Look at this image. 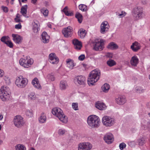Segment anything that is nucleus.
<instances>
[{"label": "nucleus", "mask_w": 150, "mask_h": 150, "mask_svg": "<svg viewBox=\"0 0 150 150\" xmlns=\"http://www.w3.org/2000/svg\"><path fill=\"white\" fill-rule=\"evenodd\" d=\"M100 75V71L98 69H96L92 71L90 73L88 79V84L89 86L93 85L99 79Z\"/></svg>", "instance_id": "f257e3e1"}, {"label": "nucleus", "mask_w": 150, "mask_h": 150, "mask_svg": "<svg viewBox=\"0 0 150 150\" xmlns=\"http://www.w3.org/2000/svg\"><path fill=\"white\" fill-rule=\"evenodd\" d=\"M52 113L53 115L58 118L61 121L66 123L67 122V117L63 113L62 110L59 108H55L52 109Z\"/></svg>", "instance_id": "f03ea898"}, {"label": "nucleus", "mask_w": 150, "mask_h": 150, "mask_svg": "<svg viewBox=\"0 0 150 150\" xmlns=\"http://www.w3.org/2000/svg\"><path fill=\"white\" fill-rule=\"evenodd\" d=\"M100 120L96 115H90L87 119V123L91 128H96L99 126Z\"/></svg>", "instance_id": "7ed1b4c3"}, {"label": "nucleus", "mask_w": 150, "mask_h": 150, "mask_svg": "<svg viewBox=\"0 0 150 150\" xmlns=\"http://www.w3.org/2000/svg\"><path fill=\"white\" fill-rule=\"evenodd\" d=\"M11 92L9 88L6 86H2L0 89V97L3 101L8 100Z\"/></svg>", "instance_id": "20e7f679"}, {"label": "nucleus", "mask_w": 150, "mask_h": 150, "mask_svg": "<svg viewBox=\"0 0 150 150\" xmlns=\"http://www.w3.org/2000/svg\"><path fill=\"white\" fill-rule=\"evenodd\" d=\"M28 80L25 78H23L22 76L18 77L16 81V84L18 87L21 88H24L27 85Z\"/></svg>", "instance_id": "39448f33"}, {"label": "nucleus", "mask_w": 150, "mask_h": 150, "mask_svg": "<svg viewBox=\"0 0 150 150\" xmlns=\"http://www.w3.org/2000/svg\"><path fill=\"white\" fill-rule=\"evenodd\" d=\"M144 15L142 8L140 6H137L134 8L133 16L135 19H141L143 17Z\"/></svg>", "instance_id": "423d86ee"}, {"label": "nucleus", "mask_w": 150, "mask_h": 150, "mask_svg": "<svg viewBox=\"0 0 150 150\" xmlns=\"http://www.w3.org/2000/svg\"><path fill=\"white\" fill-rule=\"evenodd\" d=\"M19 63L20 65L24 67L28 68L33 64V61L29 57L27 56L24 59H20Z\"/></svg>", "instance_id": "0eeeda50"}, {"label": "nucleus", "mask_w": 150, "mask_h": 150, "mask_svg": "<svg viewBox=\"0 0 150 150\" xmlns=\"http://www.w3.org/2000/svg\"><path fill=\"white\" fill-rule=\"evenodd\" d=\"M102 122L105 126L110 127L114 125L115 123V120L110 117L105 116L103 118Z\"/></svg>", "instance_id": "6e6552de"}, {"label": "nucleus", "mask_w": 150, "mask_h": 150, "mask_svg": "<svg viewBox=\"0 0 150 150\" xmlns=\"http://www.w3.org/2000/svg\"><path fill=\"white\" fill-rule=\"evenodd\" d=\"M104 41L103 40L101 39L100 41L96 40L93 42V49L96 51H101L104 48Z\"/></svg>", "instance_id": "1a4fd4ad"}, {"label": "nucleus", "mask_w": 150, "mask_h": 150, "mask_svg": "<svg viewBox=\"0 0 150 150\" xmlns=\"http://www.w3.org/2000/svg\"><path fill=\"white\" fill-rule=\"evenodd\" d=\"M13 122L15 126L18 127H21L24 124L23 118L20 115L15 117L13 119Z\"/></svg>", "instance_id": "9d476101"}, {"label": "nucleus", "mask_w": 150, "mask_h": 150, "mask_svg": "<svg viewBox=\"0 0 150 150\" xmlns=\"http://www.w3.org/2000/svg\"><path fill=\"white\" fill-rule=\"evenodd\" d=\"M73 30L72 28L70 26L65 28L62 30V33L64 36L66 38L71 37L72 33Z\"/></svg>", "instance_id": "9b49d317"}, {"label": "nucleus", "mask_w": 150, "mask_h": 150, "mask_svg": "<svg viewBox=\"0 0 150 150\" xmlns=\"http://www.w3.org/2000/svg\"><path fill=\"white\" fill-rule=\"evenodd\" d=\"M109 27V25L107 21L103 22L100 25V33L102 34L105 33L108 31Z\"/></svg>", "instance_id": "f8f14e48"}, {"label": "nucleus", "mask_w": 150, "mask_h": 150, "mask_svg": "<svg viewBox=\"0 0 150 150\" xmlns=\"http://www.w3.org/2000/svg\"><path fill=\"white\" fill-rule=\"evenodd\" d=\"M50 62L53 64H56L59 62V59L54 53H51L49 55Z\"/></svg>", "instance_id": "ddd939ff"}, {"label": "nucleus", "mask_w": 150, "mask_h": 150, "mask_svg": "<svg viewBox=\"0 0 150 150\" xmlns=\"http://www.w3.org/2000/svg\"><path fill=\"white\" fill-rule=\"evenodd\" d=\"M104 139L107 144H111L114 140L113 136L111 134H107L104 137Z\"/></svg>", "instance_id": "4468645a"}, {"label": "nucleus", "mask_w": 150, "mask_h": 150, "mask_svg": "<svg viewBox=\"0 0 150 150\" xmlns=\"http://www.w3.org/2000/svg\"><path fill=\"white\" fill-rule=\"evenodd\" d=\"M72 43L74 48L77 50H80L82 47L81 42L77 39H74L72 40Z\"/></svg>", "instance_id": "2eb2a0df"}, {"label": "nucleus", "mask_w": 150, "mask_h": 150, "mask_svg": "<svg viewBox=\"0 0 150 150\" xmlns=\"http://www.w3.org/2000/svg\"><path fill=\"white\" fill-rule=\"evenodd\" d=\"M12 37L13 40L16 43L20 44L21 43L23 40V38L18 34H12Z\"/></svg>", "instance_id": "dca6fc26"}, {"label": "nucleus", "mask_w": 150, "mask_h": 150, "mask_svg": "<svg viewBox=\"0 0 150 150\" xmlns=\"http://www.w3.org/2000/svg\"><path fill=\"white\" fill-rule=\"evenodd\" d=\"M116 102L120 105H123L126 102V100L124 96H120L116 99Z\"/></svg>", "instance_id": "f3484780"}, {"label": "nucleus", "mask_w": 150, "mask_h": 150, "mask_svg": "<svg viewBox=\"0 0 150 150\" xmlns=\"http://www.w3.org/2000/svg\"><path fill=\"white\" fill-rule=\"evenodd\" d=\"M42 41L44 43H48L49 41L50 36L47 34V33L44 32L41 35Z\"/></svg>", "instance_id": "a211bd4d"}, {"label": "nucleus", "mask_w": 150, "mask_h": 150, "mask_svg": "<svg viewBox=\"0 0 150 150\" xmlns=\"http://www.w3.org/2000/svg\"><path fill=\"white\" fill-rule=\"evenodd\" d=\"M140 44L137 42L133 43L132 45L131 46V48L134 52L138 51L140 49Z\"/></svg>", "instance_id": "6ab92c4d"}, {"label": "nucleus", "mask_w": 150, "mask_h": 150, "mask_svg": "<svg viewBox=\"0 0 150 150\" xmlns=\"http://www.w3.org/2000/svg\"><path fill=\"white\" fill-rule=\"evenodd\" d=\"M59 86V88L62 91L66 90L68 87L67 81L64 80L60 81Z\"/></svg>", "instance_id": "aec40b11"}, {"label": "nucleus", "mask_w": 150, "mask_h": 150, "mask_svg": "<svg viewBox=\"0 0 150 150\" xmlns=\"http://www.w3.org/2000/svg\"><path fill=\"white\" fill-rule=\"evenodd\" d=\"M138 63L139 59L136 56H134L132 57L130 63L132 66L136 67Z\"/></svg>", "instance_id": "412c9836"}, {"label": "nucleus", "mask_w": 150, "mask_h": 150, "mask_svg": "<svg viewBox=\"0 0 150 150\" xmlns=\"http://www.w3.org/2000/svg\"><path fill=\"white\" fill-rule=\"evenodd\" d=\"M33 25V30L35 33H37L39 30V23L38 21L37 20L34 21L32 23Z\"/></svg>", "instance_id": "4be33fe9"}, {"label": "nucleus", "mask_w": 150, "mask_h": 150, "mask_svg": "<svg viewBox=\"0 0 150 150\" xmlns=\"http://www.w3.org/2000/svg\"><path fill=\"white\" fill-rule=\"evenodd\" d=\"M96 107L100 110H105L106 108L105 104L103 103L98 102L95 104Z\"/></svg>", "instance_id": "5701e85b"}, {"label": "nucleus", "mask_w": 150, "mask_h": 150, "mask_svg": "<svg viewBox=\"0 0 150 150\" xmlns=\"http://www.w3.org/2000/svg\"><path fill=\"white\" fill-rule=\"evenodd\" d=\"M32 83L34 87L37 89H39L41 88V86L39 83L38 80L37 78H35L32 80Z\"/></svg>", "instance_id": "b1692460"}, {"label": "nucleus", "mask_w": 150, "mask_h": 150, "mask_svg": "<svg viewBox=\"0 0 150 150\" xmlns=\"http://www.w3.org/2000/svg\"><path fill=\"white\" fill-rule=\"evenodd\" d=\"M75 80H76L79 84L83 85L84 84V83L85 79L84 77L81 76H80L76 77Z\"/></svg>", "instance_id": "393cba45"}, {"label": "nucleus", "mask_w": 150, "mask_h": 150, "mask_svg": "<svg viewBox=\"0 0 150 150\" xmlns=\"http://www.w3.org/2000/svg\"><path fill=\"white\" fill-rule=\"evenodd\" d=\"M118 45L114 42H111L107 46L108 49L112 50H116L118 49Z\"/></svg>", "instance_id": "a878e982"}, {"label": "nucleus", "mask_w": 150, "mask_h": 150, "mask_svg": "<svg viewBox=\"0 0 150 150\" xmlns=\"http://www.w3.org/2000/svg\"><path fill=\"white\" fill-rule=\"evenodd\" d=\"M66 62L67 67L71 69H72L73 68L75 65L72 60L71 59H67Z\"/></svg>", "instance_id": "bb28decb"}, {"label": "nucleus", "mask_w": 150, "mask_h": 150, "mask_svg": "<svg viewBox=\"0 0 150 150\" xmlns=\"http://www.w3.org/2000/svg\"><path fill=\"white\" fill-rule=\"evenodd\" d=\"M27 7V5H25L22 6L21 8L20 12L22 15L25 17L26 16Z\"/></svg>", "instance_id": "cd10ccee"}, {"label": "nucleus", "mask_w": 150, "mask_h": 150, "mask_svg": "<svg viewBox=\"0 0 150 150\" xmlns=\"http://www.w3.org/2000/svg\"><path fill=\"white\" fill-rule=\"evenodd\" d=\"M86 34V31L82 28L80 29L78 32V35L81 38H84L85 37Z\"/></svg>", "instance_id": "c85d7f7f"}, {"label": "nucleus", "mask_w": 150, "mask_h": 150, "mask_svg": "<svg viewBox=\"0 0 150 150\" xmlns=\"http://www.w3.org/2000/svg\"><path fill=\"white\" fill-rule=\"evenodd\" d=\"M46 120V117L45 115L42 113L41 114L40 116L39 119V121L40 123H42L45 122Z\"/></svg>", "instance_id": "c756f323"}, {"label": "nucleus", "mask_w": 150, "mask_h": 150, "mask_svg": "<svg viewBox=\"0 0 150 150\" xmlns=\"http://www.w3.org/2000/svg\"><path fill=\"white\" fill-rule=\"evenodd\" d=\"M110 88V85L107 83H105L102 86L101 88L104 92L106 93L108 92Z\"/></svg>", "instance_id": "7c9ffc66"}, {"label": "nucleus", "mask_w": 150, "mask_h": 150, "mask_svg": "<svg viewBox=\"0 0 150 150\" xmlns=\"http://www.w3.org/2000/svg\"><path fill=\"white\" fill-rule=\"evenodd\" d=\"M28 98L30 100H35L36 98V96L34 92H32L28 95Z\"/></svg>", "instance_id": "2f4dec72"}, {"label": "nucleus", "mask_w": 150, "mask_h": 150, "mask_svg": "<svg viewBox=\"0 0 150 150\" xmlns=\"http://www.w3.org/2000/svg\"><path fill=\"white\" fill-rule=\"evenodd\" d=\"M75 17L78 19V21L79 23H81L83 20L82 15L78 12H77L75 15Z\"/></svg>", "instance_id": "473e14b6"}, {"label": "nucleus", "mask_w": 150, "mask_h": 150, "mask_svg": "<svg viewBox=\"0 0 150 150\" xmlns=\"http://www.w3.org/2000/svg\"><path fill=\"white\" fill-rule=\"evenodd\" d=\"M145 139L144 138H142L138 140V144L140 146H142L145 143Z\"/></svg>", "instance_id": "72a5a7b5"}, {"label": "nucleus", "mask_w": 150, "mask_h": 150, "mask_svg": "<svg viewBox=\"0 0 150 150\" xmlns=\"http://www.w3.org/2000/svg\"><path fill=\"white\" fill-rule=\"evenodd\" d=\"M41 12L45 16H47L48 15V11L46 8H42L41 10Z\"/></svg>", "instance_id": "f704fd0d"}, {"label": "nucleus", "mask_w": 150, "mask_h": 150, "mask_svg": "<svg viewBox=\"0 0 150 150\" xmlns=\"http://www.w3.org/2000/svg\"><path fill=\"white\" fill-rule=\"evenodd\" d=\"M79 9L82 11H85L87 10V7L85 5L83 4H80L79 5Z\"/></svg>", "instance_id": "c9c22d12"}, {"label": "nucleus", "mask_w": 150, "mask_h": 150, "mask_svg": "<svg viewBox=\"0 0 150 150\" xmlns=\"http://www.w3.org/2000/svg\"><path fill=\"white\" fill-rule=\"evenodd\" d=\"M107 64L110 67L113 66L116 64L115 62L112 59H110L107 62Z\"/></svg>", "instance_id": "e433bc0d"}, {"label": "nucleus", "mask_w": 150, "mask_h": 150, "mask_svg": "<svg viewBox=\"0 0 150 150\" xmlns=\"http://www.w3.org/2000/svg\"><path fill=\"white\" fill-rule=\"evenodd\" d=\"M16 150H25V146L23 145L18 144L16 146Z\"/></svg>", "instance_id": "4c0bfd02"}, {"label": "nucleus", "mask_w": 150, "mask_h": 150, "mask_svg": "<svg viewBox=\"0 0 150 150\" xmlns=\"http://www.w3.org/2000/svg\"><path fill=\"white\" fill-rule=\"evenodd\" d=\"M85 150H90L92 148L91 144L88 142L84 143Z\"/></svg>", "instance_id": "58836bf2"}, {"label": "nucleus", "mask_w": 150, "mask_h": 150, "mask_svg": "<svg viewBox=\"0 0 150 150\" xmlns=\"http://www.w3.org/2000/svg\"><path fill=\"white\" fill-rule=\"evenodd\" d=\"M68 7L67 6H66L63 9V11L64 13L67 16H71L72 15V13H69L67 10Z\"/></svg>", "instance_id": "ea45409f"}, {"label": "nucleus", "mask_w": 150, "mask_h": 150, "mask_svg": "<svg viewBox=\"0 0 150 150\" xmlns=\"http://www.w3.org/2000/svg\"><path fill=\"white\" fill-rule=\"evenodd\" d=\"M84 143H80L78 145V150H85Z\"/></svg>", "instance_id": "a19ab883"}, {"label": "nucleus", "mask_w": 150, "mask_h": 150, "mask_svg": "<svg viewBox=\"0 0 150 150\" xmlns=\"http://www.w3.org/2000/svg\"><path fill=\"white\" fill-rule=\"evenodd\" d=\"M67 132V131L63 129H59L58 131V134L59 135H62L65 134Z\"/></svg>", "instance_id": "79ce46f5"}, {"label": "nucleus", "mask_w": 150, "mask_h": 150, "mask_svg": "<svg viewBox=\"0 0 150 150\" xmlns=\"http://www.w3.org/2000/svg\"><path fill=\"white\" fill-rule=\"evenodd\" d=\"M26 115L29 117H31L33 116V113L31 110H27L26 112Z\"/></svg>", "instance_id": "37998d69"}, {"label": "nucleus", "mask_w": 150, "mask_h": 150, "mask_svg": "<svg viewBox=\"0 0 150 150\" xmlns=\"http://www.w3.org/2000/svg\"><path fill=\"white\" fill-rule=\"evenodd\" d=\"M136 91L138 93H141L143 92L144 90L140 87H137L135 88Z\"/></svg>", "instance_id": "c03bdc74"}, {"label": "nucleus", "mask_w": 150, "mask_h": 150, "mask_svg": "<svg viewBox=\"0 0 150 150\" xmlns=\"http://www.w3.org/2000/svg\"><path fill=\"white\" fill-rule=\"evenodd\" d=\"M8 37L6 36H4L2 37L1 39V41L4 42L5 44V42H6L8 40Z\"/></svg>", "instance_id": "a18cd8bd"}, {"label": "nucleus", "mask_w": 150, "mask_h": 150, "mask_svg": "<svg viewBox=\"0 0 150 150\" xmlns=\"http://www.w3.org/2000/svg\"><path fill=\"white\" fill-rule=\"evenodd\" d=\"M73 108L75 110L79 109L78 107V104L77 103H73L72 104Z\"/></svg>", "instance_id": "49530a36"}, {"label": "nucleus", "mask_w": 150, "mask_h": 150, "mask_svg": "<svg viewBox=\"0 0 150 150\" xmlns=\"http://www.w3.org/2000/svg\"><path fill=\"white\" fill-rule=\"evenodd\" d=\"M144 128L145 130L147 129L149 131L150 130V121L147 122L146 125L144 126Z\"/></svg>", "instance_id": "de8ad7c7"}, {"label": "nucleus", "mask_w": 150, "mask_h": 150, "mask_svg": "<svg viewBox=\"0 0 150 150\" xmlns=\"http://www.w3.org/2000/svg\"><path fill=\"white\" fill-rule=\"evenodd\" d=\"M5 44L10 48H12L13 47V44L10 41H7L6 42H5Z\"/></svg>", "instance_id": "09e8293b"}, {"label": "nucleus", "mask_w": 150, "mask_h": 150, "mask_svg": "<svg viewBox=\"0 0 150 150\" xmlns=\"http://www.w3.org/2000/svg\"><path fill=\"white\" fill-rule=\"evenodd\" d=\"M126 146V145L124 143H122L120 144L119 147L121 150H122L125 148Z\"/></svg>", "instance_id": "8fccbe9b"}, {"label": "nucleus", "mask_w": 150, "mask_h": 150, "mask_svg": "<svg viewBox=\"0 0 150 150\" xmlns=\"http://www.w3.org/2000/svg\"><path fill=\"white\" fill-rule=\"evenodd\" d=\"M85 55L84 54H82L79 56L78 59L80 61H83L85 59Z\"/></svg>", "instance_id": "3c124183"}, {"label": "nucleus", "mask_w": 150, "mask_h": 150, "mask_svg": "<svg viewBox=\"0 0 150 150\" xmlns=\"http://www.w3.org/2000/svg\"><path fill=\"white\" fill-rule=\"evenodd\" d=\"M2 10H3V11L7 13L8 11V8L6 7H5L4 6H2L1 7Z\"/></svg>", "instance_id": "603ef678"}, {"label": "nucleus", "mask_w": 150, "mask_h": 150, "mask_svg": "<svg viewBox=\"0 0 150 150\" xmlns=\"http://www.w3.org/2000/svg\"><path fill=\"white\" fill-rule=\"evenodd\" d=\"M47 77L49 79L52 81H54V78L53 75H49L47 76Z\"/></svg>", "instance_id": "864d4df0"}, {"label": "nucleus", "mask_w": 150, "mask_h": 150, "mask_svg": "<svg viewBox=\"0 0 150 150\" xmlns=\"http://www.w3.org/2000/svg\"><path fill=\"white\" fill-rule=\"evenodd\" d=\"M21 25L20 23H19L18 24L16 25L15 26V28L16 29H20L21 28Z\"/></svg>", "instance_id": "5fc2aeb1"}, {"label": "nucleus", "mask_w": 150, "mask_h": 150, "mask_svg": "<svg viewBox=\"0 0 150 150\" xmlns=\"http://www.w3.org/2000/svg\"><path fill=\"white\" fill-rule=\"evenodd\" d=\"M124 13H123V11H122L121 13L119 15V16L121 17H122L123 16H124L125 15V14H124L125 13L124 12Z\"/></svg>", "instance_id": "6e6d98bb"}, {"label": "nucleus", "mask_w": 150, "mask_h": 150, "mask_svg": "<svg viewBox=\"0 0 150 150\" xmlns=\"http://www.w3.org/2000/svg\"><path fill=\"white\" fill-rule=\"evenodd\" d=\"M141 2L143 4H146L147 3L146 0H142Z\"/></svg>", "instance_id": "4d7b16f0"}, {"label": "nucleus", "mask_w": 150, "mask_h": 150, "mask_svg": "<svg viewBox=\"0 0 150 150\" xmlns=\"http://www.w3.org/2000/svg\"><path fill=\"white\" fill-rule=\"evenodd\" d=\"M14 19L15 21L16 22H19L21 21V20L19 18H15Z\"/></svg>", "instance_id": "13d9d810"}, {"label": "nucleus", "mask_w": 150, "mask_h": 150, "mask_svg": "<svg viewBox=\"0 0 150 150\" xmlns=\"http://www.w3.org/2000/svg\"><path fill=\"white\" fill-rule=\"evenodd\" d=\"M4 73L2 70L0 69V77H1L3 76Z\"/></svg>", "instance_id": "bf43d9fd"}, {"label": "nucleus", "mask_w": 150, "mask_h": 150, "mask_svg": "<svg viewBox=\"0 0 150 150\" xmlns=\"http://www.w3.org/2000/svg\"><path fill=\"white\" fill-rule=\"evenodd\" d=\"M107 56L109 57H112V54L108 53L107 54Z\"/></svg>", "instance_id": "052dcab7"}, {"label": "nucleus", "mask_w": 150, "mask_h": 150, "mask_svg": "<svg viewBox=\"0 0 150 150\" xmlns=\"http://www.w3.org/2000/svg\"><path fill=\"white\" fill-rule=\"evenodd\" d=\"M37 1V0H31V2L34 4H35Z\"/></svg>", "instance_id": "680f3d73"}, {"label": "nucleus", "mask_w": 150, "mask_h": 150, "mask_svg": "<svg viewBox=\"0 0 150 150\" xmlns=\"http://www.w3.org/2000/svg\"><path fill=\"white\" fill-rule=\"evenodd\" d=\"M3 118V115L1 114H0V120H2Z\"/></svg>", "instance_id": "e2e57ef3"}, {"label": "nucleus", "mask_w": 150, "mask_h": 150, "mask_svg": "<svg viewBox=\"0 0 150 150\" xmlns=\"http://www.w3.org/2000/svg\"><path fill=\"white\" fill-rule=\"evenodd\" d=\"M19 14L18 13L17 14L16 18H20L19 17Z\"/></svg>", "instance_id": "0e129e2a"}, {"label": "nucleus", "mask_w": 150, "mask_h": 150, "mask_svg": "<svg viewBox=\"0 0 150 150\" xmlns=\"http://www.w3.org/2000/svg\"><path fill=\"white\" fill-rule=\"evenodd\" d=\"M48 26L49 28H51V25L50 24L48 25Z\"/></svg>", "instance_id": "69168bd1"}, {"label": "nucleus", "mask_w": 150, "mask_h": 150, "mask_svg": "<svg viewBox=\"0 0 150 150\" xmlns=\"http://www.w3.org/2000/svg\"><path fill=\"white\" fill-rule=\"evenodd\" d=\"M3 143V141L0 139V145L1 144Z\"/></svg>", "instance_id": "338daca9"}, {"label": "nucleus", "mask_w": 150, "mask_h": 150, "mask_svg": "<svg viewBox=\"0 0 150 150\" xmlns=\"http://www.w3.org/2000/svg\"><path fill=\"white\" fill-rule=\"evenodd\" d=\"M35 150V149L33 148H31L30 150Z\"/></svg>", "instance_id": "774afa93"}]
</instances>
